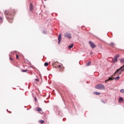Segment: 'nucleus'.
Segmentation results:
<instances>
[{
  "label": "nucleus",
  "mask_w": 124,
  "mask_h": 124,
  "mask_svg": "<svg viewBox=\"0 0 124 124\" xmlns=\"http://www.w3.org/2000/svg\"><path fill=\"white\" fill-rule=\"evenodd\" d=\"M5 15H7L6 18L8 19L9 22L10 23H12L13 22V17H9L10 16H13L14 14H15V11L14 10H12L11 12H9L8 11H5L4 12Z\"/></svg>",
  "instance_id": "nucleus-1"
},
{
  "label": "nucleus",
  "mask_w": 124,
  "mask_h": 124,
  "mask_svg": "<svg viewBox=\"0 0 124 124\" xmlns=\"http://www.w3.org/2000/svg\"><path fill=\"white\" fill-rule=\"evenodd\" d=\"M123 71H124V64L119 69H118L116 70V71L114 73V75L115 74H117V75H121V74H122V72H123Z\"/></svg>",
  "instance_id": "nucleus-2"
},
{
  "label": "nucleus",
  "mask_w": 124,
  "mask_h": 124,
  "mask_svg": "<svg viewBox=\"0 0 124 124\" xmlns=\"http://www.w3.org/2000/svg\"><path fill=\"white\" fill-rule=\"evenodd\" d=\"M95 88L97 90H105V87L101 84L96 85Z\"/></svg>",
  "instance_id": "nucleus-3"
},
{
  "label": "nucleus",
  "mask_w": 124,
  "mask_h": 124,
  "mask_svg": "<svg viewBox=\"0 0 124 124\" xmlns=\"http://www.w3.org/2000/svg\"><path fill=\"white\" fill-rule=\"evenodd\" d=\"M119 57H120V55H117L114 57V59L112 60V62H113V63H115V62H118V58H119Z\"/></svg>",
  "instance_id": "nucleus-4"
},
{
  "label": "nucleus",
  "mask_w": 124,
  "mask_h": 124,
  "mask_svg": "<svg viewBox=\"0 0 124 124\" xmlns=\"http://www.w3.org/2000/svg\"><path fill=\"white\" fill-rule=\"evenodd\" d=\"M89 44L91 46V47L93 49L94 48H95L96 47V46L92 41H89Z\"/></svg>",
  "instance_id": "nucleus-5"
},
{
  "label": "nucleus",
  "mask_w": 124,
  "mask_h": 124,
  "mask_svg": "<svg viewBox=\"0 0 124 124\" xmlns=\"http://www.w3.org/2000/svg\"><path fill=\"white\" fill-rule=\"evenodd\" d=\"M64 37H67L68 38H71V33H65L64 34Z\"/></svg>",
  "instance_id": "nucleus-6"
},
{
  "label": "nucleus",
  "mask_w": 124,
  "mask_h": 124,
  "mask_svg": "<svg viewBox=\"0 0 124 124\" xmlns=\"http://www.w3.org/2000/svg\"><path fill=\"white\" fill-rule=\"evenodd\" d=\"M114 75H112L111 77H109L108 79L105 81V82L108 81H112V80H115V78L113 77V76H114Z\"/></svg>",
  "instance_id": "nucleus-7"
},
{
  "label": "nucleus",
  "mask_w": 124,
  "mask_h": 124,
  "mask_svg": "<svg viewBox=\"0 0 124 124\" xmlns=\"http://www.w3.org/2000/svg\"><path fill=\"white\" fill-rule=\"evenodd\" d=\"M62 40V34H60L58 36V44L61 43V41Z\"/></svg>",
  "instance_id": "nucleus-8"
},
{
  "label": "nucleus",
  "mask_w": 124,
  "mask_h": 124,
  "mask_svg": "<svg viewBox=\"0 0 124 124\" xmlns=\"http://www.w3.org/2000/svg\"><path fill=\"white\" fill-rule=\"evenodd\" d=\"M29 9L30 11H33V5H32V3H31L30 4Z\"/></svg>",
  "instance_id": "nucleus-9"
},
{
  "label": "nucleus",
  "mask_w": 124,
  "mask_h": 124,
  "mask_svg": "<svg viewBox=\"0 0 124 124\" xmlns=\"http://www.w3.org/2000/svg\"><path fill=\"white\" fill-rule=\"evenodd\" d=\"M35 110H37L38 112H41V111H42V109L39 108H36Z\"/></svg>",
  "instance_id": "nucleus-10"
},
{
  "label": "nucleus",
  "mask_w": 124,
  "mask_h": 124,
  "mask_svg": "<svg viewBox=\"0 0 124 124\" xmlns=\"http://www.w3.org/2000/svg\"><path fill=\"white\" fill-rule=\"evenodd\" d=\"M121 63H124V58L120 60Z\"/></svg>",
  "instance_id": "nucleus-11"
},
{
  "label": "nucleus",
  "mask_w": 124,
  "mask_h": 124,
  "mask_svg": "<svg viewBox=\"0 0 124 124\" xmlns=\"http://www.w3.org/2000/svg\"><path fill=\"white\" fill-rule=\"evenodd\" d=\"M94 94H95L96 95H99L100 94V93L97 92H93Z\"/></svg>",
  "instance_id": "nucleus-12"
},
{
  "label": "nucleus",
  "mask_w": 124,
  "mask_h": 124,
  "mask_svg": "<svg viewBox=\"0 0 124 124\" xmlns=\"http://www.w3.org/2000/svg\"><path fill=\"white\" fill-rule=\"evenodd\" d=\"M73 46H74V45H73V44H71L68 46L69 49H71V48H73Z\"/></svg>",
  "instance_id": "nucleus-13"
},
{
  "label": "nucleus",
  "mask_w": 124,
  "mask_h": 124,
  "mask_svg": "<svg viewBox=\"0 0 124 124\" xmlns=\"http://www.w3.org/2000/svg\"><path fill=\"white\" fill-rule=\"evenodd\" d=\"M110 45L111 46V47H115V44L114 43H111Z\"/></svg>",
  "instance_id": "nucleus-14"
},
{
  "label": "nucleus",
  "mask_w": 124,
  "mask_h": 124,
  "mask_svg": "<svg viewBox=\"0 0 124 124\" xmlns=\"http://www.w3.org/2000/svg\"><path fill=\"white\" fill-rule=\"evenodd\" d=\"M61 66H61V65H59V66H58V68H60V69H59L60 71H61V72H62V69H63V68H62V69H61L60 68L61 67Z\"/></svg>",
  "instance_id": "nucleus-15"
},
{
  "label": "nucleus",
  "mask_w": 124,
  "mask_h": 124,
  "mask_svg": "<svg viewBox=\"0 0 124 124\" xmlns=\"http://www.w3.org/2000/svg\"><path fill=\"white\" fill-rule=\"evenodd\" d=\"M121 101H124V99H123V97L119 98V102H121Z\"/></svg>",
  "instance_id": "nucleus-16"
},
{
  "label": "nucleus",
  "mask_w": 124,
  "mask_h": 124,
  "mask_svg": "<svg viewBox=\"0 0 124 124\" xmlns=\"http://www.w3.org/2000/svg\"><path fill=\"white\" fill-rule=\"evenodd\" d=\"M119 79H120V76H118L117 77L114 78V79L116 80H118Z\"/></svg>",
  "instance_id": "nucleus-17"
},
{
  "label": "nucleus",
  "mask_w": 124,
  "mask_h": 124,
  "mask_svg": "<svg viewBox=\"0 0 124 124\" xmlns=\"http://www.w3.org/2000/svg\"><path fill=\"white\" fill-rule=\"evenodd\" d=\"M39 123H40V124H43V123H44V121L41 120H39Z\"/></svg>",
  "instance_id": "nucleus-18"
},
{
  "label": "nucleus",
  "mask_w": 124,
  "mask_h": 124,
  "mask_svg": "<svg viewBox=\"0 0 124 124\" xmlns=\"http://www.w3.org/2000/svg\"><path fill=\"white\" fill-rule=\"evenodd\" d=\"M44 65L45 66H48V65H49V63L48 62H45Z\"/></svg>",
  "instance_id": "nucleus-19"
},
{
  "label": "nucleus",
  "mask_w": 124,
  "mask_h": 124,
  "mask_svg": "<svg viewBox=\"0 0 124 124\" xmlns=\"http://www.w3.org/2000/svg\"><path fill=\"white\" fill-rule=\"evenodd\" d=\"M101 102L102 103H103L104 104H106V103L105 102V101L104 100H101Z\"/></svg>",
  "instance_id": "nucleus-20"
},
{
  "label": "nucleus",
  "mask_w": 124,
  "mask_h": 124,
  "mask_svg": "<svg viewBox=\"0 0 124 124\" xmlns=\"http://www.w3.org/2000/svg\"><path fill=\"white\" fill-rule=\"evenodd\" d=\"M28 71V70H22V72H27Z\"/></svg>",
  "instance_id": "nucleus-21"
},
{
  "label": "nucleus",
  "mask_w": 124,
  "mask_h": 124,
  "mask_svg": "<svg viewBox=\"0 0 124 124\" xmlns=\"http://www.w3.org/2000/svg\"><path fill=\"white\" fill-rule=\"evenodd\" d=\"M91 65V62H89L87 63L86 65Z\"/></svg>",
  "instance_id": "nucleus-22"
},
{
  "label": "nucleus",
  "mask_w": 124,
  "mask_h": 124,
  "mask_svg": "<svg viewBox=\"0 0 124 124\" xmlns=\"http://www.w3.org/2000/svg\"><path fill=\"white\" fill-rule=\"evenodd\" d=\"M120 93H124V89H121V90H120Z\"/></svg>",
  "instance_id": "nucleus-23"
},
{
  "label": "nucleus",
  "mask_w": 124,
  "mask_h": 124,
  "mask_svg": "<svg viewBox=\"0 0 124 124\" xmlns=\"http://www.w3.org/2000/svg\"><path fill=\"white\" fill-rule=\"evenodd\" d=\"M0 23H2V18L0 17Z\"/></svg>",
  "instance_id": "nucleus-24"
},
{
  "label": "nucleus",
  "mask_w": 124,
  "mask_h": 124,
  "mask_svg": "<svg viewBox=\"0 0 124 124\" xmlns=\"http://www.w3.org/2000/svg\"><path fill=\"white\" fill-rule=\"evenodd\" d=\"M16 60H18V59H19V56L18 55V54H16Z\"/></svg>",
  "instance_id": "nucleus-25"
},
{
  "label": "nucleus",
  "mask_w": 124,
  "mask_h": 124,
  "mask_svg": "<svg viewBox=\"0 0 124 124\" xmlns=\"http://www.w3.org/2000/svg\"><path fill=\"white\" fill-rule=\"evenodd\" d=\"M35 81H36L37 82H39V79L36 78L35 79Z\"/></svg>",
  "instance_id": "nucleus-26"
},
{
  "label": "nucleus",
  "mask_w": 124,
  "mask_h": 124,
  "mask_svg": "<svg viewBox=\"0 0 124 124\" xmlns=\"http://www.w3.org/2000/svg\"><path fill=\"white\" fill-rule=\"evenodd\" d=\"M10 60H11V61H13V59L11 57H10Z\"/></svg>",
  "instance_id": "nucleus-27"
},
{
  "label": "nucleus",
  "mask_w": 124,
  "mask_h": 124,
  "mask_svg": "<svg viewBox=\"0 0 124 124\" xmlns=\"http://www.w3.org/2000/svg\"><path fill=\"white\" fill-rule=\"evenodd\" d=\"M90 55H93V52H91Z\"/></svg>",
  "instance_id": "nucleus-28"
},
{
  "label": "nucleus",
  "mask_w": 124,
  "mask_h": 124,
  "mask_svg": "<svg viewBox=\"0 0 124 124\" xmlns=\"http://www.w3.org/2000/svg\"><path fill=\"white\" fill-rule=\"evenodd\" d=\"M36 98H35V101H36Z\"/></svg>",
  "instance_id": "nucleus-29"
}]
</instances>
